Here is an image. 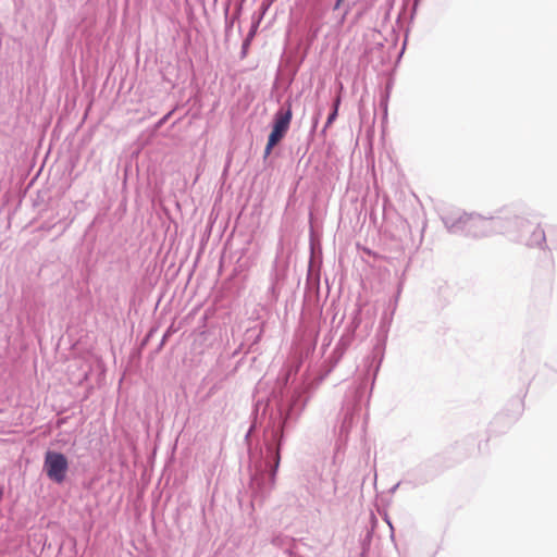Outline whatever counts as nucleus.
<instances>
[{
    "mask_svg": "<svg viewBox=\"0 0 557 557\" xmlns=\"http://www.w3.org/2000/svg\"><path fill=\"white\" fill-rule=\"evenodd\" d=\"M283 431H272L261 448V460L253 462L250 475V490L253 500L263 502L275 486L276 473L281 462V442Z\"/></svg>",
    "mask_w": 557,
    "mask_h": 557,
    "instance_id": "nucleus-1",
    "label": "nucleus"
},
{
    "mask_svg": "<svg viewBox=\"0 0 557 557\" xmlns=\"http://www.w3.org/2000/svg\"><path fill=\"white\" fill-rule=\"evenodd\" d=\"M483 221L487 222L481 225L473 226L472 228L467 227L466 235L472 237H483L494 233H503L507 235L510 239L519 238V235L516 234L511 228L517 226L518 224H524L518 216L513 218H482Z\"/></svg>",
    "mask_w": 557,
    "mask_h": 557,
    "instance_id": "nucleus-2",
    "label": "nucleus"
},
{
    "mask_svg": "<svg viewBox=\"0 0 557 557\" xmlns=\"http://www.w3.org/2000/svg\"><path fill=\"white\" fill-rule=\"evenodd\" d=\"M292 116V104L289 102L285 103L274 114L273 128L269 135L268 144L264 149V158L270 156L273 147L285 136L289 128Z\"/></svg>",
    "mask_w": 557,
    "mask_h": 557,
    "instance_id": "nucleus-3",
    "label": "nucleus"
},
{
    "mask_svg": "<svg viewBox=\"0 0 557 557\" xmlns=\"http://www.w3.org/2000/svg\"><path fill=\"white\" fill-rule=\"evenodd\" d=\"M69 469V462L66 457L62 453L48 450L45 455L44 470L47 476L61 484L66 478Z\"/></svg>",
    "mask_w": 557,
    "mask_h": 557,
    "instance_id": "nucleus-4",
    "label": "nucleus"
},
{
    "mask_svg": "<svg viewBox=\"0 0 557 557\" xmlns=\"http://www.w3.org/2000/svg\"><path fill=\"white\" fill-rule=\"evenodd\" d=\"M443 223L447 231L451 234L467 233V227L486 223L481 215L460 214L459 212L448 213L442 216Z\"/></svg>",
    "mask_w": 557,
    "mask_h": 557,
    "instance_id": "nucleus-5",
    "label": "nucleus"
},
{
    "mask_svg": "<svg viewBox=\"0 0 557 557\" xmlns=\"http://www.w3.org/2000/svg\"><path fill=\"white\" fill-rule=\"evenodd\" d=\"M524 224H518L513 226L511 230L519 235V238L516 240L523 242L527 246H542L545 244L546 237L545 232L536 226L532 230L531 234L527 237V233H529L532 228L531 224L524 219L519 218Z\"/></svg>",
    "mask_w": 557,
    "mask_h": 557,
    "instance_id": "nucleus-6",
    "label": "nucleus"
},
{
    "mask_svg": "<svg viewBox=\"0 0 557 557\" xmlns=\"http://www.w3.org/2000/svg\"><path fill=\"white\" fill-rule=\"evenodd\" d=\"M364 383H360L358 386L354 387L349 394L346 396L344 408L346 410L342 431L347 430L351 424V416L354 410L356 409L357 405L360 401L361 395L363 393Z\"/></svg>",
    "mask_w": 557,
    "mask_h": 557,
    "instance_id": "nucleus-7",
    "label": "nucleus"
},
{
    "mask_svg": "<svg viewBox=\"0 0 557 557\" xmlns=\"http://www.w3.org/2000/svg\"><path fill=\"white\" fill-rule=\"evenodd\" d=\"M299 401L300 394L297 391H293L286 403H280L278 410L281 416L284 418L283 424H286L288 420L294 419L300 413L304 404H300Z\"/></svg>",
    "mask_w": 557,
    "mask_h": 557,
    "instance_id": "nucleus-8",
    "label": "nucleus"
},
{
    "mask_svg": "<svg viewBox=\"0 0 557 557\" xmlns=\"http://www.w3.org/2000/svg\"><path fill=\"white\" fill-rule=\"evenodd\" d=\"M338 103H339V99L336 100L335 106H334V110L329 114L326 123H325L324 128H323V132L335 121V119L337 116Z\"/></svg>",
    "mask_w": 557,
    "mask_h": 557,
    "instance_id": "nucleus-9",
    "label": "nucleus"
},
{
    "mask_svg": "<svg viewBox=\"0 0 557 557\" xmlns=\"http://www.w3.org/2000/svg\"><path fill=\"white\" fill-rule=\"evenodd\" d=\"M343 1H344V0H336V2H335V4H334V8H333V9H334V10H337V9L341 7V4H342V2H343Z\"/></svg>",
    "mask_w": 557,
    "mask_h": 557,
    "instance_id": "nucleus-10",
    "label": "nucleus"
}]
</instances>
